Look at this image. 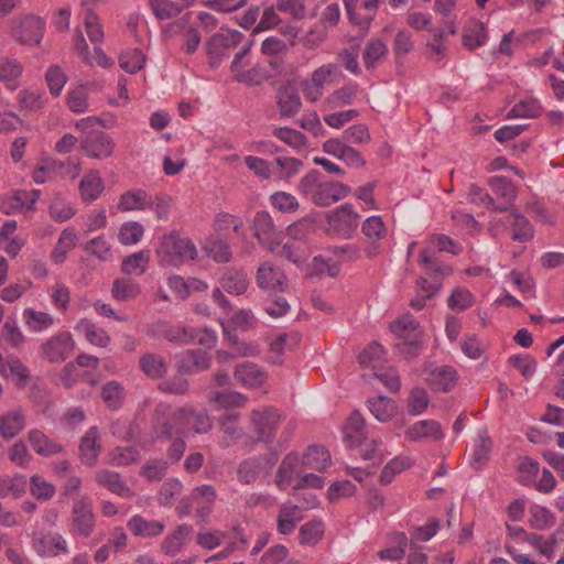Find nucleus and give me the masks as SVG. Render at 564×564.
Segmentation results:
<instances>
[{"label": "nucleus", "mask_w": 564, "mask_h": 564, "mask_svg": "<svg viewBox=\"0 0 564 564\" xmlns=\"http://www.w3.org/2000/svg\"><path fill=\"white\" fill-rule=\"evenodd\" d=\"M300 193L318 206H330L349 194V187L313 170L303 176L297 186Z\"/></svg>", "instance_id": "nucleus-1"}, {"label": "nucleus", "mask_w": 564, "mask_h": 564, "mask_svg": "<svg viewBox=\"0 0 564 564\" xmlns=\"http://www.w3.org/2000/svg\"><path fill=\"white\" fill-rule=\"evenodd\" d=\"M186 415L183 408L173 409L166 402L156 404L150 420V437L155 441H167L175 436H186Z\"/></svg>", "instance_id": "nucleus-2"}, {"label": "nucleus", "mask_w": 564, "mask_h": 564, "mask_svg": "<svg viewBox=\"0 0 564 564\" xmlns=\"http://www.w3.org/2000/svg\"><path fill=\"white\" fill-rule=\"evenodd\" d=\"M155 253L160 265L180 267L185 262L195 260L198 250L192 239L173 230L162 236Z\"/></svg>", "instance_id": "nucleus-3"}, {"label": "nucleus", "mask_w": 564, "mask_h": 564, "mask_svg": "<svg viewBox=\"0 0 564 564\" xmlns=\"http://www.w3.org/2000/svg\"><path fill=\"white\" fill-rule=\"evenodd\" d=\"M281 414L272 406L253 410L249 419V443H269L276 433Z\"/></svg>", "instance_id": "nucleus-4"}, {"label": "nucleus", "mask_w": 564, "mask_h": 564, "mask_svg": "<svg viewBox=\"0 0 564 564\" xmlns=\"http://www.w3.org/2000/svg\"><path fill=\"white\" fill-rule=\"evenodd\" d=\"M391 332L401 339L397 345L399 351L406 358L419 355L421 349L422 333L419 324L411 315H403L390 325Z\"/></svg>", "instance_id": "nucleus-5"}, {"label": "nucleus", "mask_w": 564, "mask_h": 564, "mask_svg": "<svg viewBox=\"0 0 564 564\" xmlns=\"http://www.w3.org/2000/svg\"><path fill=\"white\" fill-rule=\"evenodd\" d=\"M339 75L337 64L328 63L317 67L310 78L302 83L304 97L311 102H316L324 95L326 87L335 83Z\"/></svg>", "instance_id": "nucleus-6"}, {"label": "nucleus", "mask_w": 564, "mask_h": 564, "mask_svg": "<svg viewBox=\"0 0 564 564\" xmlns=\"http://www.w3.org/2000/svg\"><path fill=\"white\" fill-rule=\"evenodd\" d=\"M31 544L34 552L41 557H54L69 553L67 540L61 533L54 531H33Z\"/></svg>", "instance_id": "nucleus-7"}, {"label": "nucleus", "mask_w": 564, "mask_h": 564, "mask_svg": "<svg viewBox=\"0 0 564 564\" xmlns=\"http://www.w3.org/2000/svg\"><path fill=\"white\" fill-rule=\"evenodd\" d=\"M96 527V516L93 502L88 497L77 499L72 508V529L73 535L88 538Z\"/></svg>", "instance_id": "nucleus-8"}, {"label": "nucleus", "mask_w": 564, "mask_h": 564, "mask_svg": "<svg viewBox=\"0 0 564 564\" xmlns=\"http://www.w3.org/2000/svg\"><path fill=\"white\" fill-rule=\"evenodd\" d=\"M442 251L458 254L462 251V247L446 235H432L427 239L425 248L420 253V263L423 264L426 270L435 269L438 271L440 267L436 264L434 256L436 252Z\"/></svg>", "instance_id": "nucleus-9"}, {"label": "nucleus", "mask_w": 564, "mask_h": 564, "mask_svg": "<svg viewBox=\"0 0 564 564\" xmlns=\"http://www.w3.org/2000/svg\"><path fill=\"white\" fill-rule=\"evenodd\" d=\"M507 534L516 544L528 543L546 558H551L554 554L556 544L554 536L544 539L543 535L528 532L519 525H507Z\"/></svg>", "instance_id": "nucleus-10"}, {"label": "nucleus", "mask_w": 564, "mask_h": 564, "mask_svg": "<svg viewBox=\"0 0 564 564\" xmlns=\"http://www.w3.org/2000/svg\"><path fill=\"white\" fill-rule=\"evenodd\" d=\"M75 341L68 332H62L41 345V355L50 362H62L73 352Z\"/></svg>", "instance_id": "nucleus-11"}, {"label": "nucleus", "mask_w": 564, "mask_h": 564, "mask_svg": "<svg viewBox=\"0 0 564 564\" xmlns=\"http://www.w3.org/2000/svg\"><path fill=\"white\" fill-rule=\"evenodd\" d=\"M334 253L337 258L335 262L332 259L326 260L322 256L315 257L311 274L327 273L330 276H336L339 271L338 263L357 260L360 257L359 248L355 246L335 248Z\"/></svg>", "instance_id": "nucleus-12"}, {"label": "nucleus", "mask_w": 564, "mask_h": 564, "mask_svg": "<svg viewBox=\"0 0 564 564\" xmlns=\"http://www.w3.org/2000/svg\"><path fill=\"white\" fill-rule=\"evenodd\" d=\"M360 216L350 204H345L328 216L329 228L341 237L348 238L357 229Z\"/></svg>", "instance_id": "nucleus-13"}, {"label": "nucleus", "mask_w": 564, "mask_h": 564, "mask_svg": "<svg viewBox=\"0 0 564 564\" xmlns=\"http://www.w3.org/2000/svg\"><path fill=\"white\" fill-rule=\"evenodd\" d=\"M45 22L40 17L25 15L18 26L12 30V36L22 44L37 45L42 41Z\"/></svg>", "instance_id": "nucleus-14"}, {"label": "nucleus", "mask_w": 564, "mask_h": 564, "mask_svg": "<svg viewBox=\"0 0 564 564\" xmlns=\"http://www.w3.org/2000/svg\"><path fill=\"white\" fill-rule=\"evenodd\" d=\"M361 231L369 241L365 247V253L372 259L379 254L380 241L387 237L388 229L380 216H371L362 223Z\"/></svg>", "instance_id": "nucleus-15"}, {"label": "nucleus", "mask_w": 564, "mask_h": 564, "mask_svg": "<svg viewBox=\"0 0 564 564\" xmlns=\"http://www.w3.org/2000/svg\"><path fill=\"white\" fill-rule=\"evenodd\" d=\"M425 381L432 390L448 392L457 383V372L449 366H430L424 369Z\"/></svg>", "instance_id": "nucleus-16"}, {"label": "nucleus", "mask_w": 564, "mask_h": 564, "mask_svg": "<svg viewBox=\"0 0 564 564\" xmlns=\"http://www.w3.org/2000/svg\"><path fill=\"white\" fill-rule=\"evenodd\" d=\"M82 150L89 158L106 159L113 152V141L104 131L89 133L82 142Z\"/></svg>", "instance_id": "nucleus-17"}, {"label": "nucleus", "mask_w": 564, "mask_h": 564, "mask_svg": "<svg viewBox=\"0 0 564 564\" xmlns=\"http://www.w3.org/2000/svg\"><path fill=\"white\" fill-rule=\"evenodd\" d=\"M101 449L99 429L91 426L85 432L79 442L80 462L88 467H94L98 462Z\"/></svg>", "instance_id": "nucleus-18"}, {"label": "nucleus", "mask_w": 564, "mask_h": 564, "mask_svg": "<svg viewBox=\"0 0 564 564\" xmlns=\"http://www.w3.org/2000/svg\"><path fill=\"white\" fill-rule=\"evenodd\" d=\"M257 284L263 290L284 292L288 289V278L284 272L270 262L263 263L257 271Z\"/></svg>", "instance_id": "nucleus-19"}, {"label": "nucleus", "mask_w": 564, "mask_h": 564, "mask_svg": "<svg viewBox=\"0 0 564 564\" xmlns=\"http://www.w3.org/2000/svg\"><path fill=\"white\" fill-rule=\"evenodd\" d=\"M253 230L259 242L269 250H274L275 246L279 245V234L275 231L272 218L268 213L261 212L254 216Z\"/></svg>", "instance_id": "nucleus-20"}, {"label": "nucleus", "mask_w": 564, "mask_h": 564, "mask_svg": "<svg viewBox=\"0 0 564 564\" xmlns=\"http://www.w3.org/2000/svg\"><path fill=\"white\" fill-rule=\"evenodd\" d=\"M443 436L441 424L434 420L415 422L405 431V437L411 442L438 441Z\"/></svg>", "instance_id": "nucleus-21"}, {"label": "nucleus", "mask_w": 564, "mask_h": 564, "mask_svg": "<svg viewBox=\"0 0 564 564\" xmlns=\"http://www.w3.org/2000/svg\"><path fill=\"white\" fill-rule=\"evenodd\" d=\"M304 469L325 471L332 464L329 452L321 445H311L300 458Z\"/></svg>", "instance_id": "nucleus-22"}, {"label": "nucleus", "mask_w": 564, "mask_h": 564, "mask_svg": "<svg viewBox=\"0 0 564 564\" xmlns=\"http://www.w3.org/2000/svg\"><path fill=\"white\" fill-rule=\"evenodd\" d=\"M152 207L153 202L151 195L140 188L124 192L118 202V209L123 213L144 210Z\"/></svg>", "instance_id": "nucleus-23"}, {"label": "nucleus", "mask_w": 564, "mask_h": 564, "mask_svg": "<svg viewBox=\"0 0 564 564\" xmlns=\"http://www.w3.org/2000/svg\"><path fill=\"white\" fill-rule=\"evenodd\" d=\"M28 440L34 452L44 457L53 456L64 451L62 444L50 438L45 433L37 429L29 431Z\"/></svg>", "instance_id": "nucleus-24"}, {"label": "nucleus", "mask_w": 564, "mask_h": 564, "mask_svg": "<svg viewBox=\"0 0 564 564\" xmlns=\"http://www.w3.org/2000/svg\"><path fill=\"white\" fill-rule=\"evenodd\" d=\"M105 184L97 170H90L84 175L79 183L80 198L85 203H93L104 192Z\"/></svg>", "instance_id": "nucleus-25"}, {"label": "nucleus", "mask_w": 564, "mask_h": 564, "mask_svg": "<svg viewBox=\"0 0 564 564\" xmlns=\"http://www.w3.org/2000/svg\"><path fill=\"white\" fill-rule=\"evenodd\" d=\"M78 242V234L73 227L62 230L56 245L51 252V259L55 264H62L67 253L73 250Z\"/></svg>", "instance_id": "nucleus-26"}, {"label": "nucleus", "mask_w": 564, "mask_h": 564, "mask_svg": "<svg viewBox=\"0 0 564 564\" xmlns=\"http://www.w3.org/2000/svg\"><path fill=\"white\" fill-rule=\"evenodd\" d=\"M128 529L135 536L141 538H155L164 531V523L158 520H147L145 518L135 514L127 523Z\"/></svg>", "instance_id": "nucleus-27"}, {"label": "nucleus", "mask_w": 564, "mask_h": 564, "mask_svg": "<svg viewBox=\"0 0 564 564\" xmlns=\"http://www.w3.org/2000/svg\"><path fill=\"white\" fill-rule=\"evenodd\" d=\"M24 67L22 63L10 56H0V82L4 83L11 90L19 87L18 79L21 77Z\"/></svg>", "instance_id": "nucleus-28"}, {"label": "nucleus", "mask_w": 564, "mask_h": 564, "mask_svg": "<svg viewBox=\"0 0 564 564\" xmlns=\"http://www.w3.org/2000/svg\"><path fill=\"white\" fill-rule=\"evenodd\" d=\"M487 40L488 34L482 22L471 20L465 24L462 41L463 45L467 50L474 51L475 48L485 45Z\"/></svg>", "instance_id": "nucleus-29"}, {"label": "nucleus", "mask_w": 564, "mask_h": 564, "mask_svg": "<svg viewBox=\"0 0 564 564\" xmlns=\"http://www.w3.org/2000/svg\"><path fill=\"white\" fill-rule=\"evenodd\" d=\"M178 364L182 371L194 373L207 369L210 358L203 349H192L180 356Z\"/></svg>", "instance_id": "nucleus-30"}, {"label": "nucleus", "mask_w": 564, "mask_h": 564, "mask_svg": "<svg viewBox=\"0 0 564 564\" xmlns=\"http://www.w3.org/2000/svg\"><path fill=\"white\" fill-rule=\"evenodd\" d=\"M153 336H162L172 343L191 344L189 329L159 321L151 326Z\"/></svg>", "instance_id": "nucleus-31"}, {"label": "nucleus", "mask_w": 564, "mask_h": 564, "mask_svg": "<svg viewBox=\"0 0 564 564\" xmlns=\"http://www.w3.org/2000/svg\"><path fill=\"white\" fill-rule=\"evenodd\" d=\"M360 93L359 86L357 84H347L343 87L334 90L324 101V106L326 109L333 110L337 108H341L345 106H349L352 104L354 99Z\"/></svg>", "instance_id": "nucleus-32"}, {"label": "nucleus", "mask_w": 564, "mask_h": 564, "mask_svg": "<svg viewBox=\"0 0 564 564\" xmlns=\"http://www.w3.org/2000/svg\"><path fill=\"white\" fill-rule=\"evenodd\" d=\"M75 330L84 334L85 338L94 346L106 347L110 343L108 333L87 318L80 319L76 324Z\"/></svg>", "instance_id": "nucleus-33"}, {"label": "nucleus", "mask_w": 564, "mask_h": 564, "mask_svg": "<svg viewBox=\"0 0 564 564\" xmlns=\"http://www.w3.org/2000/svg\"><path fill=\"white\" fill-rule=\"evenodd\" d=\"M64 167V163L53 158L43 159L32 171L31 177L36 184L54 180Z\"/></svg>", "instance_id": "nucleus-34"}, {"label": "nucleus", "mask_w": 564, "mask_h": 564, "mask_svg": "<svg viewBox=\"0 0 564 564\" xmlns=\"http://www.w3.org/2000/svg\"><path fill=\"white\" fill-rule=\"evenodd\" d=\"M344 434L350 446H359L366 440V422L358 412L351 413L347 419Z\"/></svg>", "instance_id": "nucleus-35"}, {"label": "nucleus", "mask_w": 564, "mask_h": 564, "mask_svg": "<svg viewBox=\"0 0 564 564\" xmlns=\"http://www.w3.org/2000/svg\"><path fill=\"white\" fill-rule=\"evenodd\" d=\"M96 481L120 497L127 498L130 496L131 490L121 479V476L108 469H100L96 473Z\"/></svg>", "instance_id": "nucleus-36"}, {"label": "nucleus", "mask_w": 564, "mask_h": 564, "mask_svg": "<svg viewBox=\"0 0 564 564\" xmlns=\"http://www.w3.org/2000/svg\"><path fill=\"white\" fill-rule=\"evenodd\" d=\"M368 408L373 416L380 422L391 421L398 413V405L394 400L378 395L368 401Z\"/></svg>", "instance_id": "nucleus-37"}, {"label": "nucleus", "mask_w": 564, "mask_h": 564, "mask_svg": "<svg viewBox=\"0 0 564 564\" xmlns=\"http://www.w3.org/2000/svg\"><path fill=\"white\" fill-rule=\"evenodd\" d=\"M193 528L187 524L178 525L173 532H171L162 543V551L170 556H175L181 549L185 545L189 538Z\"/></svg>", "instance_id": "nucleus-38"}, {"label": "nucleus", "mask_w": 564, "mask_h": 564, "mask_svg": "<svg viewBox=\"0 0 564 564\" xmlns=\"http://www.w3.org/2000/svg\"><path fill=\"white\" fill-rule=\"evenodd\" d=\"M300 463V456L297 453H289L282 459L275 478V482L280 489L284 490L291 485Z\"/></svg>", "instance_id": "nucleus-39"}, {"label": "nucleus", "mask_w": 564, "mask_h": 564, "mask_svg": "<svg viewBox=\"0 0 564 564\" xmlns=\"http://www.w3.org/2000/svg\"><path fill=\"white\" fill-rule=\"evenodd\" d=\"M25 426V416L20 410L0 416V435L10 440L15 437Z\"/></svg>", "instance_id": "nucleus-40"}, {"label": "nucleus", "mask_w": 564, "mask_h": 564, "mask_svg": "<svg viewBox=\"0 0 564 564\" xmlns=\"http://www.w3.org/2000/svg\"><path fill=\"white\" fill-rule=\"evenodd\" d=\"M301 520V508L296 505L284 503L278 516V531L284 535L290 534Z\"/></svg>", "instance_id": "nucleus-41"}, {"label": "nucleus", "mask_w": 564, "mask_h": 564, "mask_svg": "<svg viewBox=\"0 0 564 564\" xmlns=\"http://www.w3.org/2000/svg\"><path fill=\"white\" fill-rule=\"evenodd\" d=\"M150 251L140 250L123 258L121 271L127 275H142L149 268Z\"/></svg>", "instance_id": "nucleus-42"}, {"label": "nucleus", "mask_w": 564, "mask_h": 564, "mask_svg": "<svg viewBox=\"0 0 564 564\" xmlns=\"http://www.w3.org/2000/svg\"><path fill=\"white\" fill-rule=\"evenodd\" d=\"M224 435L220 440L221 447H229L242 436V429L239 426V415L235 412H227L221 420Z\"/></svg>", "instance_id": "nucleus-43"}, {"label": "nucleus", "mask_w": 564, "mask_h": 564, "mask_svg": "<svg viewBox=\"0 0 564 564\" xmlns=\"http://www.w3.org/2000/svg\"><path fill=\"white\" fill-rule=\"evenodd\" d=\"M183 410H185L186 415V435L191 431L203 434L212 429L213 421L206 412L197 411L191 406H183Z\"/></svg>", "instance_id": "nucleus-44"}, {"label": "nucleus", "mask_w": 564, "mask_h": 564, "mask_svg": "<svg viewBox=\"0 0 564 564\" xmlns=\"http://www.w3.org/2000/svg\"><path fill=\"white\" fill-rule=\"evenodd\" d=\"M26 327L33 333H41L53 326L55 319L46 312L28 307L22 314Z\"/></svg>", "instance_id": "nucleus-45"}, {"label": "nucleus", "mask_w": 564, "mask_h": 564, "mask_svg": "<svg viewBox=\"0 0 564 564\" xmlns=\"http://www.w3.org/2000/svg\"><path fill=\"white\" fill-rule=\"evenodd\" d=\"M488 185L490 186L494 194L501 197L505 203L500 206H509L516 200L518 196V189L512 182L505 176H494L489 180Z\"/></svg>", "instance_id": "nucleus-46"}, {"label": "nucleus", "mask_w": 564, "mask_h": 564, "mask_svg": "<svg viewBox=\"0 0 564 564\" xmlns=\"http://www.w3.org/2000/svg\"><path fill=\"white\" fill-rule=\"evenodd\" d=\"M529 525L539 531H545L554 527L556 517L546 507L533 505L529 509Z\"/></svg>", "instance_id": "nucleus-47"}, {"label": "nucleus", "mask_w": 564, "mask_h": 564, "mask_svg": "<svg viewBox=\"0 0 564 564\" xmlns=\"http://www.w3.org/2000/svg\"><path fill=\"white\" fill-rule=\"evenodd\" d=\"M301 341L297 333H281L269 343L271 358L276 362L280 357L286 351L294 349Z\"/></svg>", "instance_id": "nucleus-48"}, {"label": "nucleus", "mask_w": 564, "mask_h": 564, "mask_svg": "<svg viewBox=\"0 0 564 564\" xmlns=\"http://www.w3.org/2000/svg\"><path fill=\"white\" fill-rule=\"evenodd\" d=\"M278 98L281 115L285 117H293L302 106L300 95L291 86L282 87Z\"/></svg>", "instance_id": "nucleus-49"}, {"label": "nucleus", "mask_w": 564, "mask_h": 564, "mask_svg": "<svg viewBox=\"0 0 564 564\" xmlns=\"http://www.w3.org/2000/svg\"><path fill=\"white\" fill-rule=\"evenodd\" d=\"M139 364L143 373L152 379H160L164 377L167 371V364L164 357L156 354L143 355Z\"/></svg>", "instance_id": "nucleus-50"}, {"label": "nucleus", "mask_w": 564, "mask_h": 564, "mask_svg": "<svg viewBox=\"0 0 564 564\" xmlns=\"http://www.w3.org/2000/svg\"><path fill=\"white\" fill-rule=\"evenodd\" d=\"M141 293L140 284L130 278H119L113 281L111 295L118 301L135 299Z\"/></svg>", "instance_id": "nucleus-51"}, {"label": "nucleus", "mask_w": 564, "mask_h": 564, "mask_svg": "<svg viewBox=\"0 0 564 564\" xmlns=\"http://www.w3.org/2000/svg\"><path fill=\"white\" fill-rule=\"evenodd\" d=\"M324 534V522L322 520H312L300 528L299 541L302 545L314 546L323 540Z\"/></svg>", "instance_id": "nucleus-52"}, {"label": "nucleus", "mask_w": 564, "mask_h": 564, "mask_svg": "<svg viewBox=\"0 0 564 564\" xmlns=\"http://www.w3.org/2000/svg\"><path fill=\"white\" fill-rule=\"evenodd\" d=\"M275 177L282 181H290L297 175L303 167V162L291 156H278L274 160Z\"/></svg>", "instance_id": "nucleus-53"}, {"label": "nucleus", "mask_w": 564, "mask_h": 564, "mask_svg": "<svg viewBox=\"0 0 564 564\" xmlns=\"http://www.w3.org/2000/svg\"><path fill=\"white\" fill-rule=\"evenodd\" d=\"M140 451L134 446H118L108 453V463L112 466H127L140 459Z\"/></svg>", "instance_id": "nucleus-54"}, {"label": "nucleus", "mask_w": 564, "mask_h": 564, "mask_svg": "<svg viewBox=\"0 0 564 564\" xmlns=\"http://www.w3.org/2000/svg\"><path fill=\"white\" fill-rule=\"evenodd\" d=\"M508 221L512 228L511 238L514 241L527 242L533 238V228L529 220L520 214H511Z\"/></svg>", "instance_id": "nucleus-55"}, {"label": "nucleus", "mask_w": 564, "mask_h": 564, "mask_svg": "<svg viewBox=\"0 0 564 564\" xmlns=\"http://www.w3.org/2000/svg\"><path fill=\"white\" fill-rule=\"evenodd\" d=\"M26 478L17 474L13 477H3L0 479V498H19L25 492Z\"/></svg>", "instance_id": "nucleus-56"}, {"label": "nucleus", "mask_w": 564, "mask_h": 564, "mask_svg": "<svg viewBox=\"0 0 564 564\" xmlns=\"http://www.w3.org/2000/svg\"><path fill=\"white\" fill-rule=\"evenodd\" d=\"M391 542L394 546L387 547L379 551L378 555L381 560L400 561L405 555V550L409 545V539L405 533L397 532L393 533Z\"/></svg>", "instance_id": "nucleus-57"}, {"label": "nucleus", "mask_w": 564, "mask_h": 564, "mask_svg": "<svg viewBox=\"0 0 564 564\" xmlns=\"http://www.w3.org/2000/svg\"><path fill=\"white\" fill-rule=\"evenodd\" d=\"M101 398L107 408L117 410L121 408L124 400L123 387L118 381H108L101 389Z\"/></svg>", "instance_id": "nucleus-58"}, {"label": "nucleus", "mask_w": 564, "mask_h": 564, "mask_svg": "<svg viewBox=\"0 0 564 564\" xmlns=\"http://www.w3.org/2000/svg\"><path fill=\"white\" fill-rule=\"evenodd\" d=\"M144 235V227L139 221L123 223L118 232V240L123 246L137 245Z\"/></svg>", "instance_id": "nucleus-59"}, {"label": "nucleus", "mask_w": 564, "mask_h": 564, "mask_svg": "<svg viewBox=\"0 0 564 564\" xmlns=\"http://www.w3.org/2000/svg\"><path fill=\"white\" fill-rule=\"evenodd\" d=\"M144 63L145 56L139 48L126 50L119 56L120 67L130 74L138 73Z\"/></svg>", "instance_id": "nucleus-60"}, {"label": "nucleus", "mask_w": 564, "mask_h": 564, "mask_svg": "<svg viewBox=\"0 0 564 564\" xmlns=\"http://www.w3.org/2000/svg\"><path fill=\"white\" fill-rule=\"evenodd\" d=\"M149 4L154 15L160 20L172 19L184 10V6L172 0H149Z\"/></svg>", "instance_id": "nucleus-61"}, {"label": "nucleus", "mask_w": 564, "mask_h": 564, "mask_svg": "<svg viewBox=\"0 0 564 564\" xmlns=\"http://www.w3.org/2000/svg\"><path fill=\"white\" fill-rule=\"evenodd\" d=\"M542 111L540 102L532 97L524 98L517 102L509 111L512 118H535Z\"/></svg>", "instance_id": "nucleus-62"}, {"label": "nucleus", "mask_w": 564, "mask_h": 564, "mask_svg": "<svg viewBox=\"0 0 564 564\" xmlns=\"http://www.w3.org/2000/svg\"><path fill=\"white\" fill-rule=\"evenodd\" d=\"M76 214L74 205L61 196H55L50 204V215L57 221L63 223Z\"/></svg>", "instance_id": "nucleus-63"}, {"label": "nucleus", "mask_w": 564, "mask_h": 564, "mask_svg": "<svg viewBox=\"0 0 564 564\" xmlns=\"http://www.w3.org/2000/svg\"><path fill=\"white\" fill-rule=\"evenodd\" d=\"M50 297L52 305L59 312H66L70 304V290L61 282H55L50 289Z\"/></svg>", "instance_id": "nucleus-64"}]
</instances>
